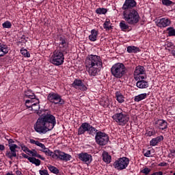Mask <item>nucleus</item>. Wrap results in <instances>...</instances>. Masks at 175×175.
I'll return each mask as SVG.
<instances>
[{"label":"nucleus","mask_w":175,"mask_h":175,"mask_svg":"<svg viewBox=\"0 0 175 175\" xmlns=\"http://www.w3.org/2000/svg\"><path fill=\"white\" fill-rule=\"evenodd\" d=\"M146 98H147V93H143L137 96H135L134 97V101L139 103V102H141V100H143Z\"/></svg>","instance_id":"nucleus-30"},{"label":"nucleus","mask_w":175,"mask_h":175,"mask_svg":"<svg viewBox=\"0 0 175 175\" xmlns=\"http://www.w3.org/2000/svg\"><path fill=\"white\" fill-rule=\"evenodd\" d=\"M31 163H33V165H36V166H40V163L41 161L38 159H36L35 157H31V159H30V161Z\"/></svg>","instance_id":"nucleus-37"},{"label":"nucleus","mask_w":175,"mask_h":175,"mask_svg":"<svg viewBox=\"0 0 175 175\" xmlns=\"http://www.w3.org/2000/svg\"><path fill=\"white\" fill-rule=\"evenodd\" d=\"M137 3L135 0H125L122 9L123 11V18L129 25H135L140 21V16L136 8Z\"/></svg>","instance_id":"nucleus-2"},{"label":"nucleus","mask_w":175,"mask_h":175,"mask_svg":"<svg viewBox=\"0 0 175 175\" xmlns=\"http://www.w3.org/2000/svg\"><path fill=\"white\" fill-rule=\"evenodd\" d=\"M2 122V119L0 117V124Z\"/></svg>","instance_id":"nucleus-56"},{"label":"nucleus","mask_w":175,"mask_h":175,"mask_svg":"<svg viewBox=\"0 0 175 175\" xmlns=\"http://www.w3.org/2000/svg\"><path fill=\"white\" fill-rule=\"evenodd\" d=\"M170 173H173V171H170Z\"/></svg>","instance_id":"nucleus-57"},{"label":"nucleus","mask_w":175,"mask_h":175,"mask_svg":"<svg viewBox=\"0 0 175 175\" xmlns=\"http://www.w3.org/2000/svg\"><path fill=\"white\" fill-rule=\"evenodd\" d=\"M167 31H168V36H175V29L172 27H170L167 28Z\"/></svg>","instance_id":"nucleus-41"},{"label":"nucleus","mask_w":175,"mask_h":175,"mask_svg":"<svg viewBox=\"0 0 175 175\" xmlns=\"http://www.w3.org/2000/svg\"><path fill=\"white\" fill-rule=\"evenodd\" d=\"M46 167H48L49 170L51 171V173H53V174H59V170L57 168V167L53 166L51 165H46Z\"/></svg>","instance_id":"nucleus-34"},{"label":"nucleus","mask_w":175,"mask_h":175,"mask_svg":"<svg viewBox=\"0 0 175 175\" xmlns=\"http://www.w3.org/2000/svg\"><path fill=\"white\" fill-rule=\"evenodd\" d=\"M136 85L137 88L140 89L148 88V82L143 79H139L137 81Z\"/></svg>","instance_id":"nucleus-25"},{"label":"nucleus","mask_w":175,"mask_h":175,"mask_svg":"<svg viewBox=\"0 0 175 175\" xmlns=\"http://www.w3.org/2000/svg\"><path fill=\"white\" fill-rule=\"evenodd\" d=\"M65 57L64 56V53L61 51H55L52 55L50 61L53 65L55 66H59L64 64Z\"/></svg>","instance_id":"nucleus-6"},{"label":"nucleus","mask_w":175,"mask_h":175,"mask_svg":"<svg viewBox=\"0 0 175 175\" xmlns=\"http://www.w3.org/2000/svg\"><path fill=\"white\" fill-rule=\"evenodd\" d=\"M161 2L163 5H165V6H170V5L173 3V1L170 0H161Z\"/></svg>","instance_id":"nucleus-43"},{"label":"nucleus","mask_w":175,"mask_h":175,"mask_svg":"<svg viewBox=\"0 0 175 175\" xmlns=\"http://www.w3.org/2000/svg\"><path fill=\"white\" fill-rule=\"evenodd\" d=\"M103 161L106 163H110L111 162V156L109 153L104 152L103 153Z\"/></svg>","instance_id":"nucleus-33"},{"label":"nucleus","mask_w":175,"mask_h":175,"mask_svg":"<svg viewBox=\"0 0 175 175\" xmlns=\"http://www.w3.org/2000/svg\"><path fill=\"white\" fill-rule=\"evenodd\" d=\"M167 165L169 164L166 162H161L159 163L158 166L165 167V166H167Z\"/></svg>","instance_id":"nucleus-50"},{"label":"nucleus","mask_w":175,"mask_h":175,"mask_svg":"<svg viewBox=\"0 0 175 175\" xmlns=\"http://www.w3.org/2000/svg\"><path fill=\"white\" fill-rule=\"evenodd\" d=\"M56 157L60 161H64V162H68L72 159V155L65 153L59 150H56Z\"/></svg>","instance_id":"nucleus-15"},{"label":"nucleus","mask_w":175,"mask_h":175,"mask_svg":"<svg viewBox=\"0 0 175 175\" xmlns=\"http://www.w3.org/2000/svg\"><path fill=\"white\" fill-rule=\"evenodd\" d=\"M0 151H5V145L0 144Z\"/></svg>","instance_id":"nucleus-53"},{"label":"nucleus","mask_w":175,"mask_h":175,"mask_svg":"<svg viewBox=\"0 0 175 175\" xmlns=\"http://www.w3.org/2000/svg\"><path fill=\"white\" fill-rule=\"evenodd\" d=\"M163 135H159L155 138H152L150 141V146L152 147H155V146H157L159 143H161V142H163Z\"/></svg>","instance_id":"nucleus-22"},{"label":"nucleus","mask_w":175,"mask_h":175,"mask_svg":"<svg viewBox=\"0 0 175 175\" xmlns=\"http://www.w3.org/2000/svg\"><path fill=\"white\" fill-rule=\"evenodd\" d=\"M98 33V30L92 29L91 34L89 36V40H90V42H96Z\"/></svg>","instance_id":"nucleus-24"},{"label":"nucleus","mask_w":175,"mask_h":175,"mask_svg":"<svg viewBox=\"0 0 175 175\" xmlns=\"http://www.w3.org/2000/svg\"><path fill=\"white\" fill-rule=\"evenodd\" d=\"M95 140L98 146H106L109 143V135L106 133L98 131L95 135Z\"/></svg>","instance_id":"nucleus-11"},{"label":"nucleus","mask_w":175,"mask_h":175,"mask_svg":"<svg viewBox=\"0 0 175 175\" xmlns=\"http://www.w3.org/2000/svg\"><path fill=\"white\" fill-rule=\"evenodd\" d=\"M29 155H31V157H35L36 158H39L42 161H45V159H46V158H44V157H42V155L38 154V151H36V150H35V149H32L31 150H30Z\"/></svg>","instance_id":"nucleus-29"},{"label":"nucleus","mask_w":175,"mask_h":175,"mask_svg":"<svg viewBox=\"0 0 175 175\" xmlns=\"http://www.w3.org/2000/svg\"><path fill=\"white\" fill-rule=\"evenodd\" d=\"M9 46L7 44L0 42V57H3L9 53Z\"/></svg>","instance_id":"nucleus-23"},{"label":"nucleus","mask_w":175,"mask_h":175,"mask_svg":"<svg viewBox=\"0 0 175 175\" xmlns=\"http://www.w3.org/2000/svg\"><path fill=\"white\" fill-rule=\"evenodd\" d=\"M27 42V40H25V36H22L21 39L18 41V43H24V41Z\"/></svg>","instance_id":"nucleus-49"},{"label":"nucleus","mask_w":175,"mask_h":175,"mask_svg":"<svg viewBox=\"0 0 175 175\" xmlns=\"http://www.w3.org/2000/svg\"><path fill=\"white\" fill-rule=\"evenodd\" d=\"M21 155H22V157H23V158H25L26 159H28L29 162L31 161V159L32 158V157H29L28 155H27V154H25V153H22Z\"/></svg>","instance_id":"nucleus-48"},{"label":"nucleus","mask_w":175,"mask_h":175,"mask_svg":"<svg viewBox=\"0 0 175 175\" xmlns=\"http://www.w3.org/2000/svg\"><path fill=\"white\" fill-rule=\"evenodd\" d=\"M59 47L61 50H62L63 53L64 50H66L69 46V42H68V38L65 36H60L57 38Z\"/></svg>","instance_id":"nucleus-13"},{"label":"nucleus","mask_w":175,"mask_h":175,"mask_svg":"<svg viewBox=\"0 0 175 175\" xmlns=\"http://www.w3.org/2000/svg\"><path fill=\"white\" fill-rule=\"evenodd\" d=\"M98 132H99L98 131V129L89 124V127L88 129V135H91V136H96V133H98Z\"/></svg>","instance_id":"nucleus-27"},{"label":"nucleus","mask_w":175,"mask_h":175,"mask_svg":"<svg viewBox=\"0 0 175 175\" xmlns=\"http://www.w3.org/2000/svg\"><path fill=\"white\" fill-rule=\"evenodd\" d=\"M170 154H169V157L172 158V157H175V149H170Z\"/></svg>","instance_id":"nucleus-47"},{"label":"nucleus","mask_w":175,"mask_h":175,"mask_svg":"<svg viewBox=\"0 0 175 175\" xmlns=\"http://www.w3.org/2000/svg\"><path fill=\"white\" fill-rule=\"evenodd\" d=\"M90 126V123L83 122L78 129L77 135L80 136L81 135H84L85 132H88V128Z\"/></svg>","instance_id":"nucleus-19"},{"label":"nucleus","mask_w":175,"mask_h":175,"mask_svg":"<svg viewBox=\"0 0 175 175\" xmlns=\"http://www.w3.org/2000/svg\"><path fill=\"white\" fill-rule=\"evenodd\" d=\"M111 73L116 79H121L126 75V67L122 63H116L111 68Z\"/></svg>","instance_id":"nucleus-3"},{"label":"nucleus","mask_w":175,"mask_h":175,"mask_svg":"<svg viewBox=\"0 0 175 175\" xmlns=\"http://www.w3.org/2000/svg\"><path fill=\"white\" fill-rule=\"evenodd\" d=\"M39 172L40 175H49V171L46 170H40Z\"/></svg>","instance_id":"nucleus-46"},{"label":"nucleus","mask_w":175,"mask_h":175,"mask_svg":"<svg viewBox=\"0 0 175 175\" xmlns=\"http://www.w3.org/2000/svg\"><path fill=\"white\" fill-rule=\"evenodd\" d=\"M38 116L40 118L34 124V130L40 135H44L49 131H52L57 124L55 116L51 114L49 109L40 111L38 112Z\"/></svg>","instance_id":"nucleus-1"},{"label":"nucleus","mask_w":175,"mask_h":175,"mask_svg":"<svg viewBox=\"0 0 175 175\" xmlns=\"http://www.w3.org/2000/svg\"><path fill=\"white\" fill-rule=\"evenodd\" d=\"M146 74V68L143 66H137L134 71V79L135 81L138 80H144V75Z\"/></svg>","instance_id":"nucleus-12"},{"label":"nucleus","mask_w":175,"mask_h":175,"mask_svg":"<svg viewBox=\"0 0 175 175\" xmlns=\"http://www.w3.org/2000/svg\"><path fill=\"white\" fill-rule=\"evenodd\" d=\"M157 135V131L154 129H148L146 130L145 133V136H148V137H151V136H155Z\"/></svg>","instance_id":"nucleus-36"},{"label":"nucleus","mask_w":175,"mask_h":175,"mask_svg":"<svg viewBox=\"0 0 175 175\" xmlns=\"http://www.w3.org/2000/svg\"><path fill=\"white\" fill-rule=\"evenodd\" d=\"M78 158L79 161H81L86 165H90L92 162V155L88 154V152H81L78 154Z\"/></svg>","instance_id":"nucleus-14"},{"label":"nucleus","mask_w":175,"mask_h":175,"mask_svg":"<svg viewBox=\"0 0 175 175\" xmlns=\"http://www.w3.org/2000/svg\"><path fill=\"white\" fill-rule=\"evenodd\" d=\"M173 175H175V172L173 173Z\"/></svg>","instance_id":"nucleus-58"},{"label":"nucleus","mask_w":175,"mask_h":175,"mask_svg":"<svg viewBox=\"0 0 175 175\" xmlns=\"http://www.w3.org/2000/svg\"><path fill=\"white\" fill-rule=\"evenodd\" d=\"M86 68H88V72L90 75V76H96V75H98V73H99V69H100V68L102 67H99V66H86Z\"/></svg>","instance_id":"nucleus-21"},{"label":"nucleus","mask_w":175,"mask_h":175,"mask_svg":"<svg viewBox=\"0 0 175 175\" xmlns=\"http://www.w3.org/2000/svg\"><path fill=\"white\" fill-rule=\"evenodd\" d=\"M96 13L97 14H106L107 13V9L106 8H97L96 10Z\"/></svg>","instance_id":"nucleus-39"},{"label":"nucleus","mask_w":175,"mask_h":175,"mask_svg":"<svg viewBox=\"0 0 175 175\" xmlns=\"http://www.w3.org/2000/svg\"><path fill=\"white\" fill-rule=\"evenodd\" d=\"M127 52L129 53H133L134 54H136V53H140V48L135 46H129L127 47Z\"/></svg>","instance_id":"nucleus-28"},{"label":"nucleus","mask_w":175,"mask_h":175,"mask_svg":"<svg viewBox=\"0 0 175 175\" xmlns=\"http://www.w3.org/2000/svg\"><path fill=\"white\" fill-rule=\"evenodd\" d=\"M20 147L21 148V150L24 152H25V154H27L28 155H29V152H31V150H29L28 147H27L24 144H21Z\"/></svg>","instance_id":"nucleus-38"},{"label":"nucleus","mask_w":175,"mask_h":175,"mask_svg":"<svg viewBox=\"0 0 175 175\" xmlns=\"http://www.w3.org/2000/svg\"><path fill=\"white\" fill-rule=\"evenodd\" d=\"M143 154L144 157H146L147 158H150V156L151 155V150H144Z\"/></svg>","instance_id":"nucleus-45"},{"label":"nucleus","mask_w":175,"mask_h":175,"mask_svg":"<svg viewBox=\"0 0 175 175\" xmlns=\"http://www.w3.org/2000/svg\"><path fill=\"white\" fill-rule=\"evenodd\" d=\"M120 27L121 31H122L123 32H125L126 31V29H129V25H128L126 23L125 21H122L120 23Z\"/></svg>","instance_id":"nucleus-35"},{"label":"nucleus","mask_w":175,"mask_h":175,"mask_svg":"<svg viewBox=\"0 0 175 175\" xmlns=\"http://www.w3.org/2000/svg\"><path fill=\"white\" fill-rule=\"evenodd\" d=\"M2 27L4 29H9L12 28V23H10V21H6L5 22H4L2 24Z\"/></svg>","instance_id":"nucleus-42"},{"label":"nucleus","mask_w":175,"mask_h":175,"mask_svg":"<svg viewBox=\"0 0 175 175\" xmlns=\"http://www.w3.org/2000/svg\"><path fill=\"white\" fill-rule=\"evenodd\" d=\"M25 98H29V99H35V98H36V96L35 95V93L32 92V90H27L25 91Z\"/></svg>","instance_id":"nucleus-31"},{"label":"nucleus","mask_w":175,"mask_h":175,"mask_svg":"<svg viewBox=\"0 0 175 175\" xmlns=\"http://www.w3.org/2000/svg\"><path fill=\"white\" fill-rule=\"evenodd\" d=\"M21 53L23 55L25 58H29L31 57V54L27 49H21Z\"/></svg>","instance_id":"nucleus-40"},{"label":"nucleus","mask_w":175,"mask_h":175,"mask_svg":"<svg viewBox=\"0 0 175 175\" xmlns=\"http://www.w3.org/2000/svg\"><path fill=\"white\" fill-rule=\"evenodd\" d=\"M155 23L157 27H159V28H166V27H169L172 24V21L168 18L157 19Z\"/></svg>","instance_id":"nucleus-16"},{"label":"nucleus","mask_w":175,"mask_h":175,"mask_svg":"<svg viewBox=\"0 0 175 175\" xmlns=\"http://www.w3.org/2000/svg\"><path fill=\"white\" fill-rule=\"evenodd\" d=\"M155 125H158L159 129H161V131H165V129H167V126L169 124L166 120L163 119H159L155 121L154 122Z\"/></svg>","instance_id":"nucleus-18"},{"label":"nucleus","mask_w":175,"mask_h":175,"mask_svg":"<svg viewBox=\"0 0 175 175\" xmlns=\"http://www.w3.org/2000/svg\"><path fill=\"white\" fill-rule=\"evenodd\" d=\"M171 54H172V55L175 57V48L171 51Z\"/></svg>","instance_id":"nucleus-55"},{"label":"nucleus","mask_w":175,"mask_h":175,"mask_svg":"<svg viewBox=\"0 0 175 175\" xmlns=\"http://www.w3.org/2000/svg\"><path fill=\"white\" fill-rule=\"evenodd\" d=\"M112 118L113 121L116 122L121 126L126 125L129 122V115L122 111L116 113L113 115Z\"/></svg>","instance_id":"nucleus-4"},{"label":"nucleus","mask_w":175,"mask_h":175,"mask_svg":"<svg viewBox=\"0 0 175 175\" xmlns=\"http://www.w3.org/2000/svg\"><path fill=\"white\" fill-rule=\"evenodd\" d=\"M109 105H110V104L109 103V100H107V101L105 102V103H104V105H103V107H109Z\"/></svg>","instance_id":"nucleus-54"},{"label":"nucleus","mask_w":175,"mask_h":175,"mask_svg":"<svg viewBox=\"0 0 175 175\" xmlns=\"http://www.w3.org/2000/svg\"><path fill=\"white\" fill-rule=\"evenodd\" d=\"M115 96L118 103H124V102H125V97L124 96V95H122V93H121V92H116Z\"/></svg>","instance_id":"nucleus-26"},{"label":"nucleus","mask_w":175,"mask_h":175,"mask_svg":"<svg viewBox=\"0 0 175 175\" xmlns=\"http://www.w3.org/2000/svg\"><path fill=\"white\" fill-rule=\"evenodd\" d=\"M47 100L53 105H65V100L62 98V96L53 92L48 94Z\"/></svg>","instance_id":"nucleus-8"},{"label":"nucleus","mask_w":175,"mask_h":175,"mask_svg":"<svg viewBox=\"0 0 175 175\" xmlns=\"http://www.w3.org/2000/svg\"><path fill=\"white\" fill-rule=\"evenodd\" d=\"M29 143H31V144H36V146L40 147V148L42 149H40V151L44 152V154H46L48 157H51L52 158H55V157H57V150H55V152H53L50 149L46 148V146H44V144L40 143L39 141H36L33 139H30Z\"/></svg>","instance_id":"nucleus-7"},{"label":"nucleus","mask_w":175,"mask_h":175,"mask_svg":"<svg viewBox=\"0 0 175 175\" xmlns=\"http://www.w3.org/2000/svg\"><path fill=\"white\" fill-rule=\"evenodd\" d=\"M129 165V159L128 157H123L115 161L113 163V167L116 170H124L126 169Z\"/></svg>","instance_id":"nucleus-10"},{"label":"nucleus","mask_w":175,"mask_h":175,"mask_svg":"<svg viewBox=\"0 0 175 175\" xmlns=\"http://www.w3.org/2000/svg\"><path fill=\"white\" fill-rule=\"evenodd\" d=\"M151 172V170L148 167H145L142 170H141V173H143L145 175H148V174Z\"/></svg>","instance_id":"nucleus-44"},{"label":"nucleus","mask_w":175,"mask_h":175,"mask_svg":"<svg viewBox=\"0 0 175 175\" xmlns=\"http://www.w3.org/2000/svg\"><path fill=\"white\" fill-rule=\"evenodd\" d=\"M72 87L76 89L78 88L81 91H87V90H88L87 86H85V85H84V83H83V80L77 79H75V81H73Z\"/></svg>","instance_id":"nucleus-17"},{"label":"nucleus","mask_w":175,"mask_h":175,"mask_svg":"<svg viewBox=\"0 0 175 175\" xmlns=\"http://www.w3.org/2000/svg\"><path fill=\"white\" fill-rule=\"evenodd\" d=\"M33 110H34V111H36L38 110H39V104H37V105H35L33 109H31Z\"/></svg>","instance_id":"nucleus-52"},{"label":"nucleus","mask_w":175,"mask_h":175,"mask_svg":"<svg viewBox=\"0 0 175 175\" xmlns=\"http://www.w3.org/2000/svg\"><path fill=\"white\" fill-rule=\"evenodd\" d=\"M103 28L107 31L113 29V26H111V22H110V19H106L105 22L103 23Z\"/></svg>","instance_id":"nucleus-32"},{"label":"nucleus","mask_w":175,"mask_h":175,"mask_svg":"<svg viewBox=\"0 0 175 175\" xmlns=\"http://www.w3.org/2000/svg\"><path fill=\"white\" fill-rule=\"evenodd\" d=\"M13 143H14L13 139H8V147L10 150H7L5 152V157L11 160H12L13 158H16V157H17V150L16 149L18 148V146Z\"/></svg>","instance_id":"nucleus-9"},{"label":"nucleus","mask_w":175,"mask_h":175,"mask_svg":"<svg viewBox=\"0 0 175 175\" xmlns=\"http://www.w3.org/2000/svg\"><path fill=\"white\" fill-rule=\"evenodd\" d=\"M85 66H98L102 68V59L100 56L96 55H88L85 59Z\"/></svg>","instance_id":"nucleus-5"},{"label":"nucleus","mask_w":175,"mask_h":175,"mask_svg":"<svg viewBox=\"0 0 175 175\" xmlns=\"http://www.w3.org/2000/svg\"><path fill=\"white\" fill-rule=\"evenodd\" d=\"M151 175H163V172L162 171H159V172H154Z\"/></svg>","instance_id":"nucleus-51"},{"label":"nucleus","mask_w":175,"mask_h":175,"mask_svg":"<svg viewBox=\"0 0 175 175\" xmlns=\"http://www.w3.org/2000/svg\"><path fill=\"white\" fill-rule=\"evenodd\" d=\"M26 107L29 109L31 107V109H33L34 106H38L39 105V99L36 98H30V100H27L25 101Z\"/></svg>","instance_id":"nucleus-20"}]
</instances>
